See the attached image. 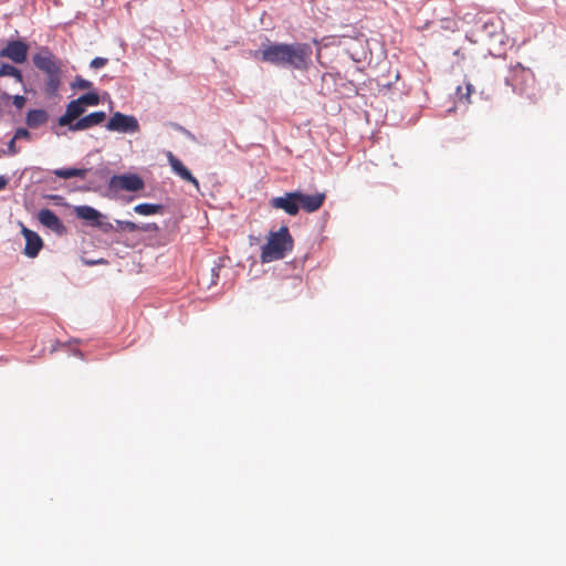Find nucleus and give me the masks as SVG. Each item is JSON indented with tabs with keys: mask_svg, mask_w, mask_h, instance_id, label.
<instances>
[{
	"mask_svg": "<svg viewBox=\"0 0 566 566\" xmlns=\"http://www.w3.org/2000/svg\"><path fill=\"white\" fill-rule=\"evenodd\" d=\"M312 46L308 43H286L283 66L306 70L311 63Z\"/></svg>",
	"mask_w": 566,
	"mask_h": 566,
	"instance_id": "nucleus-4",
	"label": "nucleus"
},
{
	"mask_svg": "<svg viewBox=\"0 0 566 566\" xmlns=\"http://www.w3.org/2000/svg\"><path fill=\"white\" fill-rule=\"evenodd\" d=\"M15 138L12 137V139L8 143V149L3 151L4 155H15L19 153V148L15 145Z\"/></svg>",
	"mask_w": 566,
	"mask_h": 566,
	"instance_id": "nucleus-24",
	"label": "nucleus"
},
{
	"mask_svg": "<svg viewBox=\"0 0 566 566\" xmlns=\"http://www.w3.org/2000/svg\"><path fill=\"white\" fill-rule=\"evenodd\" d=\"M32 61L34 66L48 76L44 85L46 95H56L61 85V61L46 46L41 48L39 52L33 55Z\"/></svg>",
	"mask_w": 566,
	"mask_h": 566,
	"instance_id": "nucleus-1",
	"label": "nucleus"
},
{
	"mask_svg": "<svg viewBox=\"0 0 566 566\" xmlns=\"http://www.w3.org/2000/svg\"><path fill=\"white\" fill-rule=\"evenodd\" d=\"M169 164L171 166V169L176 175H178L182 180H186L188 182H191L196 189H199V181L192 176L190 170L172 154H169Z\"/></svg>",
	"mask_w": 566,
	"mask_h": 566,
	"instance_id": "nucleus-14",
	"label": "nucleus"
},
{
	"mask_svg": "<svg viewBox=\"0 0 566 566\" xmlns=\"http://www.w3.org/2000/svg\"><path fill=\"white\" fill-rule=\"evenodd\" d=\"M467 88H468V95H469V94L471 93L472 85H470V84H469V85L467 86Z\"/></svg>",
	"mask_w": 566,
	"mask_h": 566,
	"instance_id": "nucleus-30",
	"label": "nucleus"
},
{
	"mask_svg": "<svg viewBox=\"0 0 566 566\" xmlns=\"http://www.w3.org/2000/svg\"><path fill=\"white\" fill-rule=\"evenodd\" d=\"M106 129L109 132L125 133V134H134L139 132V123L137 118L133 115H126L120 112H116L109 118L107 124L105 125Z\"/></svg>",
	"mask_w": 566,
	"mask_h": 566,
	"instance_id": "nucleus-5",
	"label": "nucleus"
},
{
	"mask_svg": "<svg viewBox=\"0 0 566 566\" xmlns=\"http://www.w3.org/2000/svg\"><path fill=\"white\" fill-rule=\"evenodd\" d=\"M144 187V180L134 174L115 175L109 180V188L114 190L138 191Z\"/></svg>",
	"mask_w": 566,
	"mask_h": 566,
	"instance_id": "nucleus-7",
	"label": "nucleus"
},
{
	"mask_svg": "<svg viewBox=\"0 0 566 566\" xmlns=\"http://www.w3.org/2000/svg\"><path fill=\"white\" fill-rule=\"evenodd\" d=\"M8 185V179L3 176H0V190L4 189Z\"/></svg>",
	"mask_w": 566,
	"mask_h": 566,
	"instance_id": "nucleus-29",
	"label": "nucleus"
},
{
	"mask_svg": "<svg viewBox=\"0 0 566 566\" xmlns=\"http://www.w3.org/2000/svg\"><path fill=\"white\" fill-rule=\"evenodd\" d=\"M106 118V114L102 111L93 112L80 119H77L73 125H71V130H84L88 129L93 126L99 125Z\"/></svg>",
	"mask_w": 566,
	"mask_h": 566,
	"instance_id": "nucleus-13",
	"label": "nucleus"
},
{
	"mask_svg": "<svg viewBox=\"0 0 566 566\" xmlns=\"http://www.w3.org/2000/svg\"><path fill=\"white\" fill-rule=\"evenodd\" d=\"M298 208L307 213L315 212L322 208L326 199L325 193L316 192L314 195H305L297 191Z\"/></svg>",
	"mask_w": 566,
	"mask_h": 566,
	"instance_id": "nucleus-10",
	"label": "nucleus"
},
{
	"mask_svg": "<svg viewBox=\"0 0 566 566\" xmlns=\"http://www.w3.org/2000/svg\"><path fill=\"white\" fill-rule=\"evenodd\" d=\"M107 64V59L105 57H95L91 61V67L92 69H99Z\"/></svg>",
	"mask_w": 566,
	"mask_h": 566,
	"instance_id": "nucleus-25",
	"label": "nucleus"
},
{
	"mask_svg": "<svg viewBox=\"0 0 566 566\" xmlns=\"http://www.w3.org/2000/svg\"><path fill=\"white\" fill-rule=\"evenodd\" d=\"M15 139H21V138H29L30 137V133L28 129L25 128H18L15 130V134L13 136Z\"/></svg>",
	"mask_w": 566,
	"mask_h": 566,
	"instance_id": "nucleus-28",
	"label": "nucleus"
},
{
	"mask_svg": "<svg viewBox=\"0 0 566 566\" xmlns=\"http://www.w3.org/2000/svg\"><path fill=\"white\" fill-rule=\"evenodd\" d=\"M294 241L289 228L283 226L275 232H270L266 243L261 249L262 263L282 260L293 250Z\"/></svg>",
	"mask_w": 566,
	"mask_h": 566,
	"instance_id": "nucleus-2",
	"label": "nucleus"
},
{
	"mask_svg": "<svg viewBox=\"0 0 566 566\" xmlns=\"http://www.w3.org/2000/svg\"><path fill=\"white\" fill-rule=\"evenodd\" d=\"M116 224H117V230H127L129 232H135L139 229V226L133 221L117 220Z\"/></svg>",
	"mask_w": 566,
	"mask_h": 566,
	"instance_id": "nucleus-22",
	"label": "nucleus"
},
{
	"mask_svg": "<svg viewBox=\"0 0 566 566\" xmlns=\"http://www.w3.org/2000/svg\"><path fill=\"white\" fill-rule=\"evenodd\" d=\"M21 232L25 239L24 254L29 258H35L43 247L41 237L25 227L22 228Z\"/></svg>",
	"mask_w": 566,
	"mask_h": 566,
	"instance_id": "nucleus-11",
	"label": "nucleus"
},
{
	"mask_svg": "<svg viewBox=\"0 0 566 566\" xmlns=\"http://www.w3.org/2000/svg\"><path fill=\"white\" fill-rule=\"evenodd\" d=\"M4 76H11L18 83H23V75H22L21 71L11 64L2 63L0 65V77H4Z\"/></svg>",
	"mask_w": 566,
	"mask_h": 566,
	"instance_id": "nucleus-19",
	"label": "nucleus"
},
{
	"mask_svg": "<svg viewBox=\"0 0 566 566\" xmlns=\"http://www.w3.org/2000/svg\"><path fill=\"white\" fill-rule=\"evenodd\" d=\"M87 169H80V168H59L53 171V174L63 179H70L73 177H80L85 178L87 174Z\"/></svg>",
	"mask_w": 566,
	"mask_h": 566,
	"instance_id": "nucleus-18",
	"label": "nucleus"
},
{
	"mask_svg": "<svg viewBox=\"0 0 566 566\" xmlns=\"http://www.w3.org/2000/svg\"><path fill=\"white\" fill-rule=\"evenodd\" d=\"M39 221L46 228L61 232L64 229L62 221L59 217L50 209H41L39 211Z\"/></svg>",
	"mask_w": 566,
	"mask_h": 566,
	"instance_id": "nucleus-15",
	"label": "nucleus"
},
{
	"mask_svg": "<svg viewBox=\"0 0 566 566\" xmlns=\"http://www.w3.org/2000/svg\"><path fill=\"white\" fill-rule=\"evenodd\" d=\"M74 88L88 90L92 87V83L81 76H76L73 83Z\"/></svg>",
	"mask_w": 566,
	"mask_h": 566,
	"instance_id": "nucleus-23",
	"label": "nucleus"
},
{
	"mask_svg": "<svg viewBox=\"0 0 566 566\" xmlns=\"http://www.w3.org/2000/svg\"><path fill=\"white\" fill-rule=\"evenodd\" d=\"M82 106L85 105L95 106L99 104V96L96 93H86L77 98Z\"/></svg>",
	"mask_w": 566,
	"mask_h": 566,
	"instance_id": "nucleus-21",
	"label": "nucleus"
},
{
	"mask_svg": "<svg viewBox=\"0 0 566 566\" xmlns=\"http://www.w3.org/2000/svg\"><path fill=\"white\" fill-rule=\"evenodd\" d=\"M29 45L21 41L14 40L8 42V44L0 51V56L11 60L17 64L24 63L28 57Z\"/></svg>",
	"mask_w": 566,
	"mask_h": 566,
	"instance_id": "nucleus-8",
	"label": "nucleus"
},
{
	"mask_svg": "<svg viewBox=\"0 0 566 566\" xmlns=\"http://www.w3.org/2000/svg\"><path fill=\"white\" fill-rule=\"evenodd\" d=\"M134 211L140 216H151L160 213L163 211V206L155 203H139L134 207Z\"/></svg>",
	"mask_w": 566,
	"mask_h": 566,
	"instance_id": "nucleus-20",
	"label": "nucleus"
},
{
	"mask_svg": "<svg viewBox=\"0 0 566 566\" xmlns=\"http://www.w3.org/2000/svg\"><path fill=\"white\" fill-rule=\"evenodd\" d=\"M140 231H144V232H155V231H158V226L156 223H145L143 226H139V229Z\"/></svg>",
	"mask_w": 566,
	"mask_h": 566,
	"instance_id": "nucleus-27",
	"label": "nucleus"
},
{
	"mask_svg": "<svg viewBox=\"0 0 566 566\" xmlns=\"http://www.w3.org/2000/svg\"><path fill=\"white\" fill-rule=\"evenodd\" d=\"M48 122V113L43 109H31L27 114L25 123L30 128H38Z\"/></svg>",
	"mask_w": 566,
	"mask_h": 566,
	"instance_id": "nucleus-16",
	"label": "nucleus"
},
{
	"mask_svg": "<svg viewBox=\"0 0 566 566\" xmlns=\"http://www.w3.org/2000/svg\"><path fill=\"white\" fill-rule=\"evenodd\" d=\"M85 108L82 106L78 99L71 101L67 106L65 113L59 118L60 126H69L71 129V125H73L74 120L77 119L83 113Z\"/></svg>",
	"mask_w": 566,
	"mask_h": 566,
	"instance_id": "nucleus-12",
	"label": "nucleus"
},
{
	"mask_svg": "<svg viewBox=\"0 0 566 566\" xmlns=\"http://www.w3.org/2000/svg\"><path fill=\"white\" fill-rule=\"evenodd\" d=\"M505 82L515 93L526 95L532 102L537 101L538 93L535 87V76L531 69L516 63L511 66Z\"/></svg>",
	"mask_w": 566,
	"mask_h": 566,
	"instance_id": "nucleus-3",
	"label": "nucleus"
},
{
	"mask_svg": "<svg viewBox=\"0 0 566 566\" xmlns=\"http://www.w3.org/2000/svg\"><path fill=\"white\" fill-rule=\"evenodd\" d=\"M286 43H263L261 49L253 52L255 59L274 65H283Z\"/></svg>",
	"mask_w": 566,
	"mask_h": 566,
	"instance_id": "nucleus-6",
	"label": "nucleus"
},
{
	"mask_svg": "<svg viewBox=\"0 0 566 566\" xmlns=\"http://www.w3.org/2000/svg\"><path fill=\"white\" fill-rule=\"evenodd\" d=\"M270 206L276 210H283L289 216H296L300 212L297 191L285 192L283 196L273 197Z\"/></svg>",
	"mask_w": 566,
	"mask_h": 566,
	"instance_id": "nucleus-9",
	"label": "nucleus"
},
{
	"mask_svg": "<svg viewBox=\"0 0 566 566\" xmlns=\"http://www.w3.org/2000/svg\"><path fill=\"white\" fill-rule=\"evenodd\" d=\"M75 214L80 219L93 221V222H97L101 217V213L96 209H94L93 207H90V206L76 207Z\"/></svg>",
	"mask_w": 566,
	"mask_h": 566,
	"instance_id": "nucleus-17",
	"label": "nucleus"
},
{
	"mask_svg": "<svg viewBox=\"0 0 566 566\" xmlns=\"http://www.w3.org/2000/svg\"><path fill=\"white\" fill-rule=\"evenodd\" d=\"M25 97L22 96V95H14L13 96V99H12V103L13 105L18 108V109H21L24 105H25Z\"/></svg>",
	"mask_w": 566,
	"mask_h": 566,
	"instance_id": "nucleus-26",
	"label": "nucleus"
}]
</instances>
